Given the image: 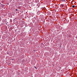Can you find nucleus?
<instances>
[{
  "instance_id": "obj_2",
  "label": "nucleus",
  "mask_w": 77,
  "mask_h": 77,
  "mask_svg": "<svg viewBox=\"0 0 77 77\" xmlns=\"http://www.w3.org/2000/svg\"><path fill=\"white\" fill-rule=\"evenodd\" d=\"M72 8H75V5H73L72 6Z\"/></svg>"
},
{
  "instance_id": "obj_3",
  "label": "nucleus",
  "mask_w": 77,
  "mask_h": 77,
  "mask_svg": "<svg viewBox=\"0 0 77 77\" xmlns=\"http://www.w3.org/2000/svg\"><path fill=\"white\" fill-rule=\"evenodd\" d=\"M64 1L65 2H66V0H64Z\"/></svg>"
},
{
  "instance_id": "obj_4",
  "label": "nucleus",
  "mask_w": 77,
  "mask_h": 77,
  "mask_svg": "<svg viewBox=\"0 0 77 77\" xmlns=\"http://www.w3.org/2000/svg\"><path fill=\"white\" fill-rule=\"evenodd\" d=\"M34 68H35V69H37V68H36V67H35Z\"/></svg>"
},
{
  "instance_id": "obj_5",
  "label": "nucleus",
  "mask_w": 77,
  "mask_h": 77,
  "mask_svg": "<svg viewBox=\"0 0 77 77\" xmlns=\"http://www.w3.org/2000/svg\"><path fill=\"white\" fill-rule=\"evenodd\" d=\"M16 11H18V9H16Z\"/></svg>"
},
{
  "instance_id": "obj_6",
  "label": "nucleus",
  "mask_w": 77,
  "mask_h": 77,
  "mask_svg": "<svg viewBox=\"0 0 77 77\" xmlns=\"http://www.w3.org/2000/svg\"><path fill=\"white\" fill-rule=\"evenodd\" d=\"M7 54H9V53H7Z\"/></svg>"
},
{
  "instance_id": "obj_1",
  "label": "nucleus",
  "mask_w": 77,
  "mask_h": 77,
  "mask_svg": "<svg viewBox=\"0 0 77 77\" xmlns=\"http://www.w3.org/2000/svg\"><path fill=\"white\" fill-rule=\"evenodd\" d=\"M37 14H38V15H39V14H40V13H39V12H37Z\"/></svg>"
}]
</instances>
